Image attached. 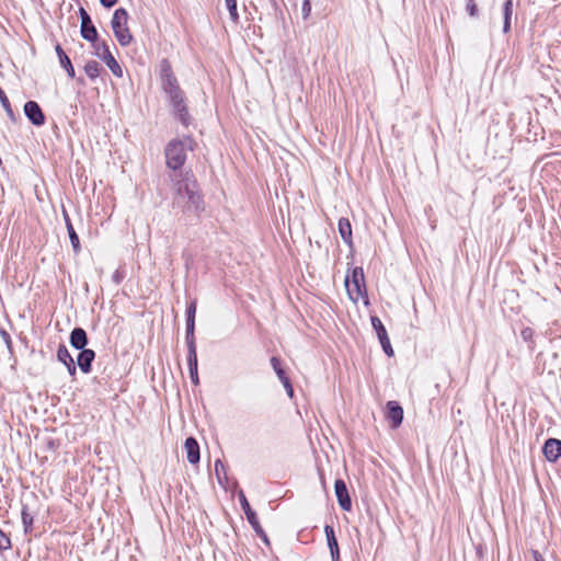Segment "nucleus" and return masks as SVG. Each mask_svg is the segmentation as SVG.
Masks as SVG:
<instances>
[{
    "mask_svg": "<svg viewBox=\"0 0 561 561\" xmlns=\"http://www.w3.org/2000/svg\"><path fill=\"white\" fill-rule=\"evenodd\" d=\"M170 179L175 191V202H185L186 207L197 214L204 211V197L192 172L173 173L170 175Z\"/></svg>",
    "mask_w": 561,
    "mask_h": 561,
    "instance_id": "1",
    "label": "nucleus"
},
{
    "mask_svg": "<svg viewBox=\"0 0 561 561\" xmlns=\"http://www.w3.org/2000/svg\"><path fill=\"white\" fill-rule=\"evenodd\" d=\"M193 146L194 140L191 137L171 140L164 150L167 165L173 171L181 169L186 161V151L193 150Z\"/></svg>",
    "mask_w": 561,
    "mask_h": 561,
    "instance_id": "2",
    "label": "nucleus"
},
{
    "mask_svg": "<svg viewBox=\"0 0 561 561\" xmlns=\"http://www.w3.org/2000/svg\"><path fill=\"white\" fill-rule=\"evenodd\" d=\"M345 287L347 295L353 302L356 304L360 299H364L365 304H368L367 288L362 267H354L351 274L346 275Z\"/></svg>",
    "mask_w": 561,
    "mask_h": 561,
    "instance_id": "3",
    "label": "nucleus"
},
{
    "mask_svg": "<svg viewBox=\"0 0 561 561\" xmlns=\"http://www.w3.org/2000/svg\"><path fill=\"white\" fill-rule=\"evenodd\" d=\"M128 12L124 8H118L114 11L111 27L113 30L114 36L121 46H128L134 37L128 27Z\"/></svg>",
    "mask_w": 561,
    "mask_h": 561,
    "instance_id": "4",
    "label": "nucleus"
},
{
    "mask_svg": "<svg viewBox=\"0 0 561 561\" xmlns=\"http://www.w3.org/2000/svg\"><path fill=\"white\" fill-rule=\"evenodd\" d=\"M95 54L96 56L102 59L105 65L108 67V69L112 71V73L117 77H123V69L115 59V57L110 51V48L106 43H95L94 45Z\"/></svg>",
    "mask_w": 561,
    "mask_h": 561,
    "instance_id": "5",
    "label": "nucleus"
},
{
    "mask_svg": "<svg viewBox=\"0 0 561 561\" xmlns=\"http://www.w3.org/2000/svg\"><path fill=\"white\" fill-rule=\"evenodd\" d=\"M168 96L179 122L184 126H188L191 124V116L187 111L183 91H179L176 98L173 94H169Z\"/></svg>",
    "mask_w": 561,
    "mask_h": 561,
    "instance_id": "6",
    "label": "nucleus"
},
{
    "mask_svg": "<svg viewBox=\"0 0 561 561\" xmlns=\"http://www.w3.org/2000/svg\"><path fill=\"white\" fill-rule=\"evenodd\" d=\"M25 116L35 126H43L45 124V115L35 101H27L24 105Z\"/></svg>",
    "mask_w": 561,
    "mask_h": 561,
    "instance_id": "7",
    "label": "nucleus"
},
{
    "mask_svg": "<svg viewBox=\"0 0 561 561\" xmlns=\"http://www.w3.org/2000/svg\"><path fill=\"white\" fill-rule=\"evenodd\" d=\"M386 417L391 422V427L397 428L403 421V409L397 401H389L386 405Z\"/></svg>",
    "mask_w": 561,
    "mask_h": 561,
    "instance_id": "8",
    "label": "nucleus"
},
{
    "mask_svg": "<svg viewBox=\"0 0 561 561\" xmlns=\"http://www.w3.org/2000/svg\"><path fill=\"white\" fill-rule=\"evenodd\" d=\"M239 500H240L241 507H242L250 525L253 527V529L255 530L256 534H263V529L259 523L256 513L251 508V506L242 491L239 493Z\"/></svg>",
    "mask_w": 561,
    "mask_h": 561,
    "instance_id": "9",
    "label": "nucleus"
},
{
    "mask_svg": "<svg viewBox=\"0 0 561 561\" xmlns=\"http://www.w3.org/2000/svg\"><path fill=\"white\" fill-rule=\"evenodd\" d=\"M335 495L339 502V505L343 511H351L352 502L348 495V491L346 484L343 480L337 479L334 483Z\"/></svg>",
    "mask_w": 561,
    "mask_h": 561,
    "instance_id": "10",
    "label": "nucleus"
},
{
    "mask_svg": "<svg viewBox=\"0 0 561 561\" xmlns=\"http://www.w3.org/2000/svg\"><path fill=\"white\" fill-rule=\"evenodd\" d=\"M542 453L548 461L556 462L561 456V440L557 438L547 439Z\"/></svg>",
    "mask_w": 561,
    "mask_h": 561,
    "instance_id": "11",
    "label": "nucleus"
},
{
    "mask_svg": "<svg viewBox=\"0 0 561 561\" xmlns=\"http://www.w3.org/2000/svg\"><path fill=\"white\" fill-rule=\"evenodd\" d=\"M187 461L195 465L199 461V446L194 437H187L184 443Z\"/></svg>",
    "mask_w": 561,
    "mask_h": 561,
    "instance_id": "12",
    "label": "nucleus"
},
{
    "mask_svg": "<svg viewBox=\"0 0 561 561\" xmlns=\"http://www.w3.org/2000/svg\"><path fill=\"white\" fill-rule=\"evenodd\" d=\"M324 533L328 541V546L331 552L332 561H339L340 560V550L337 540L334 534V529L330 525H325Z\"/></svg>",
    "mask_w": 561,
    "mask_h": 561,
    "instance_id": "13",
    "label": "nucleus"
},
{
    "mask_svg": "<svg viewBox=\"0 0 561 561\" xmlns=\"http://www.w3.org/2000/svg\"><path fill=\"white\" fill-rule=\"evenodd\" d=\"M62 217L65 220V225H66V228L68 231V236H69L70 242H71L73 252L79 253L81 250L80 240H79V237L72 226L70 217H69L68 213L66 211V209L62 210Z\"/></svg>",
    "mask_w": 561,
    "mask_h": 561,
    "instance_id": "14",
    "label": "nucleus"
},
{
    "mask_svg": "<svg viewBox=\"0 0 561 561\" xmlns=\"http://www.w3.org/2000/svg\"><path fill=\"white\" fill-rule=\"evenodd\" d=\"M78 355V366L82 373L88 374L91 371V364L95 357V353L92 350L82 348Z\"/></svg>",
    "mask_w": 561,
    "mask_h": 561,
    "instance_id": "15",
    "label": "nucleus"
},
{
    "mask_svg": "<svg viewBox=\"0 0 561 561\" xmlns=\"http://www.w3.org/2000/svg\"><path fill=\"white\" fill-rule=\"evenodd\" d=\"M57 358L67 367L70 375L76 374L77 368L75 360L65 345H59L57 350Z\"/></svg>",
    "mask_w": 561,
    "mask_h": 561,
    "instance_id": "16",
    "label": "nucleus"
},
{
    "mask_svg": "<svg viewBox=\"0 0 561 561\" xmlns=\"http://www.w3.org/2000/svg\"><path fill=\"white\" fill-rule=\"evenodd\" d=\"M70 344L76 350H82L88 344L87 332L82 328H75L70 333Z\"/></svg>",
    "mask_w": 561,
    "mask_h": 561,
    "instance_id": "17",
    "label": "nucleus"
},
{
    "mask_svg": "<svg viewBox=\"0 0 561 561\" xmlns=\"http://www.w3.org/2000/svg\"><path fill=\"white\" fill-rule=\"evenodd\" d=\"M339 232L343 241L352 247L353 245V238H352V226L347 218H340L337 224Z\"/></svg>",
    "mask_w": 561,
    "mask_h": 561,
    "instance_id": "18",
    "label": "nucleus"
},
{
    "mask_svg": "<svg viewBox=\"0 0 561 561\" xmlns=\"http://www.w3.org/2000/svg\"><path fill=\"white\" fill-rule=\"evenodd\" d=\"M55 50L58 55L60 66L66 70L67 75L70 78H75L76 71L70 58L67 56V54L64 51L60 45H56Z\"/></svg>",
    "mask_w": 561,
    "mask_h": 561,
    "instance_id": "19",
    "label": "nucleus"
},
{
    "mask_svg": "<svg viewBox=\"0 0 561 561\" xmlns=\"http://www.w3.org/2000/svg\"><path fill=\"white\" fill-rule=\"evenodd\" d=\"M161 81H162V90L168 95L173 94L176 98V93L179 91H182L181 88L179 87V83H178V80H176L174 73L162 78Z\"/></svg>",
    "mask_w": 561,
    "mask_h": 561,
    "instance_id": "20",
    "label": "nucleus"
},
{
    "mask_svg": "<svg viewBox=\"0 0 561 561\" xmlns=\"http://www.w3.org/2000/svg\"><path fill=\"white\" fill-rule=\"evenodd\" d=\"M185 341H186L188 353L197 352L196 351V342H195V321H193V320H186Z\"/></svg>",
    "mask_w": 561,
    "mask_h": 561,
    "instance_id": "21",
    "label": "nucleus"
},
{
    "mask_svg": "<svg viewBox=\"0 0 561 561\" xmlns=\"http://www.w3.org/2000/svg\"><path fill=\"white\" fill-rule=\"evenodd\" d=\"M187 364H188L191 381L195 386H197L199 383L198 371H197V367H198L197 352L187 354Z\"/></svg>",
    "mask_w": 561,
    "mask_h": 561,
    "instance_id": "22",
    "label": "nucleus"
},
{
    "mask_svg": "<svg viewBox=\"0 0 561 561\" xmlns=\"http://www.w3.org/2000/svg\"><path fill=\"white\" fill-rule=\"evenodd\" d=\"M81 36L89 42L95 43L98 39V31L90 19L88 22L81 23Z\"/></svg>",
    "mask_w": 561,
    "mask_h": 561,
    "instance_id": "23",
    "label": "nucleus"
},
{
    "mask_svg": "<svg viewBox=\"0 0 561 561\" xmlns=\"http://www.w3.org/2000/svg\"><path fill=\"white\" fill-rule=\"evenodd\" d=\"M513 0H506L503 4V32L508 33L511 31V20L513 15Z\"/></svg>",
    "mask_w": 561,
    "mask_h": 561,
    "instance_id": "24",
    "label": "nucleus"
},
{
    "mask_svg": "<svg viewBox=\"0 0 561 561\" xmlns=\"http://www.w3.org/2000/svg\"><path fill=\"white\" fill-rule=\"evenodd\" d=\"M22 523L24 526V533L30 534L33 530L34 516L28 512L27 506H23L21 512Z\"/></svg>",
    "mask_w": 561,
    "mask_h": 561,
    "instance_id": "25",
    "label": "nucleus"
},
{
    "mask_svg": "<svg viewBox=\"0 0 561 561\" xmlns=\"http://www.w3.org/2000/svg\"><path fill=\"white\" fill-rule=\"evenodd\" d=\"M101 70V66L95 60H90L84 66V72L91 80L96 79L100 76Z\"/></svg>",
    "mask_w": 561,
    "mask_h": 561,
    "instance_id": "26",
    "label": "nucleus"
},
{
    "mask_svg": "<svg viewBox=\"0 0 561 561\" xmlns=\"http://www.w3.org/2000/svg\"><path fill=\"white\" fill-rule=\"evenodd\" d=\"M271 365L282 383L289 380L288 376L286 375L285 370L282 367V363L278 357L273 356L271 358Z\"/></svg>",
    "mask_w": 561,
    "mask_h": 561,
    "instance_id": "27",
    "label": "nucleus"
},
{
    "mask_svg": "<svg viewBox=\"0 0 561 561\" xmlns=\"http://www.w3.org/2000/svg\"><path fill=\"white\" fill-rule=\"evenodd\" d=\"M215 473L217 477V480L220 485L226 486L227 484V474H226V467L221 460H216L215 462Z\"/></svg>",
    "mask_w": 561,
    "mask_h": 561,
    "instance_id": "28",
    "label": "nucleus"
},
{
    "mask_svg": "<svg viewBox=\"0 0 561 561\" xmlns=\"http://www.w3.org/2000/svg\"><path fill=\"white\" fill-rule=\"evenodd\" d=\"M370 320L378 339L388 334L385 325L382 324L381 320L378 317L373 316Z\"/></svg>",
    "mask_w": 561,
    "mask_h": 561,
    "instance_id": "29",
    "label": "nucleus"
},
{
    "mask_svg": "<svg viewBox=\"0 0 561 561\" xmlns=\"http://www.w3.org/2000/svg\"><path fill=\"white\" fill-rule=\"evenodd\" d=\"M226 7L229 11V15L234 23H238L239 15L237 11V0H225Z\"/></svg>",
    "mask_w": 561,
    "mask_h": 561,
    "instance_id": "30",
    "label": "nucleus"
},
{
    "mask_svg": "<svg viewBox=\"0 0 561 561\" xmlns=\"http://www.w3.org/2000/svg\"><path fill=\"white\" fill-rule=\"evenodd\" d=\"M173 73L171 64L168 59H162L160 62V77L161 79Z\"/></svg>",
    "mask_w": 561,
    "mask_h": 561,
    "instance_id": "31",
    "label": "nucleus"
},
{
    "mask_svg": "<svg viewBox=\"0 0 561 561\" xmlns=\"http://www.w3.org/2000/svg\"><path fill=\"white\" fill-rule=\"evenodd\" d=\"M196 308H197L196 299L191 300L186 308V320L195 321Z\"/></svg>",
    "mask_w": 561,
    "mask_h": 561,
    "instance_id": "32",
    "label": "nucleus"
},
{
    "mask_svg": "<svg viewBox=\"0 0 561 561\" xmlns=\"http://www.w3.org/2000/svg\"><path fill=\"white\" fill-rule=\"evenodd\" d=\"M11 539L0 529V552L11 549Z\"/></svg>",
    "mask_w": 561,
    "mask_h": 561,
    "instance_id": "33",
    "label": "nucleus"
},
{
    "mask_svg": "<svg viewBox=\"0 0 561 561\" xmlns=\"http://www.w3.org/2000/svg\"><path fill=\"white\" fill-rule=\"evenodd\" d=\"M466 10L472 18H476L479 14V9L474 0H467Z\"/></svg>",
    "mask_w": 561,
    "mask_h": 561,
    "instance_id": "34",
    "label": "nucleus"
},
{
    "mask_svg": "<svg viewBox=\"0 0 561 561\" xmlns=\"http://www.w3.org/2000/svg\"><path fill=\"white\" fill-rule=\"evenodd\" d=\"M301 12H302V18L305 20L309 18V15L311 13V0H304Z\"/></svg>",
    "mask_w": 561,
    "mask_h": 561,
    "instance_id": "35",
    "label": "nucleus"
},
{
    "mask_svg": "<svg viewBox=\"0 0 561 561\" xmlns=\"http://www.w3.org/2000/svg\"><path fill=\"white\" fill-rule=\"evenodd\" d=\"M0 334L8 347H11L12 340L10 334L5 330H0Z\"/></svg>",
    "mask_w": 561,
    "mask_h": 561,
    "instance_id": "36",
    "label": "nucleus"
},
{
    "mask_svg": "<svg viewBox=\"0 0 561 561\" xmlns=\"http://www.w3.org/2000/svg\"><path fill=\"white\" fill-rule=\"evenodd\" d=\"M283 386H284V388H285V390H286V392H287L288 397H289V398H293V396H294V389H293V386H291L290 380L285 381V382L283 383Z\"/></svg>",
    "mask_w": 561,
    "mask_h": 561,
    "instance_id": "37",
    "label": "nucleus"
},
{
    "mask_svg": "<svg viewBox=\"0 0 561 561\" xmlns=\"http://www.w3.org/2000/svg\"><path fill=\"white\" fill-rule=\"evenodd\" d=\"M112 278L115 284H119L123 280L124 275L119 270H116L115 273L113 274Z\"/></svg>",
    "mask_w": 561,
    "mask_h": 561,
    "instance_id": "38",
    "label": "nucleus"
},
{
    "mask_svg": "<svg viewBox=\"0 0 561 561\" xmlns=\"http://www.w3.org/2000/svg\"><path fill=\"white\" fill-rule=\"evenodd\" d=\"M79 14H80L81 23L88 22L91 19L90 15L88 14V12L83 8L79 9Z\"/></svg>",
    "mask_w": 561,
    "mask_h": 561,
    "instance_id": "39",
    "label": "nucleus"
},
{
    "mask_svg": "<svg viewBox=\"0 0 561 561\" xmlns=\"http://www.w3.org/2000/svg\"><path fill=\"white\" fill-rule=\"evenodd\" d=\"M522 336L524 340H529L533 336V330L529 328H526L522 331Z\"/></svg>",
    "mask_w": 561,
    "mask_h": 561,
    "instance_id": "40",
    "label": "nucleus"
},
{
    "mask_svg": "<svg viewBox=\"0 0 561 561\" xmlns=\"http://www.w3.org/2000/svg\"><path fill=\"white\" fill-rule=\"evenodd\" d=\"M100 2L105 8H112L116 4L117 0H100Z\"/></svg>",
    "mask_w": 561,
    "mask_h": 561,
    "instance_id": "41",
    "label": "nucleus"
},
{
    "mask_svg": "<svg viewBox=\"0 0 561 561\" xmlns=\"http://www.w3.org/2000/svg\"><path fill=\"white\" fill-rule=\"evenodd\" d=\"M378 340H379V342H380V344H381V347H383V346H388V345L390 344V340H389L388 334H386V335H383V336L379 337Z\"/></svg>",
    "mask_w": 561,
    "mask_h": 561,
    "instance_id": "42",
    "label": "nucleus"
},
{
    "mask_svg": "<svg viewBox=\"0 0 561 561\" xmlns=\"http://www.w3.org/2000/svg\"><path fill=\"white\" fill-rule=\"evenodd\" d=\"M378 340H379V342H380V344H381V347H383V346H388V345L390 344V340H389L388 334H386V335H383V336L379 337Z\"/></svg>",
    "mask_w": 561,
    "mask_h": 561,
    "instance_id": "43",
    "label": "nucleus"
},
{
    "mask_svg": "<svg viewBox=\"0 0 561 561\" xmlns=\"http://www.w3.org/2000/svg\"><path fill=\"white\" fill-rule=\"evenodd\" d=\"M531 554H533L534 561H545L542 554L539 551L533 550Z\"/></svg>",
    "mask_w": 561,
    "mask_h": 561,
    "instance_id": "44",
    "label": "nucleus"
},
{
    "mask_svg": "<svg viewBox=\"0 0 561 561\" xmlns=\"http://www.w3.org/2000/svg\"><path fill=\"white\" fill-rule=\"evenodd\" d=\"M383 352L388 355V356H392L393 355V348L391 346V343L388 345V346H383L382 347Z\"/></svg>",
    "mask_w": 561,
    "mask_h": 561,
    "instance_id": "45",
    "label": "nucleus"
},
{
    "mask_svg": "<svg viewBox=\"0 0 561 561\" xmlns=\"http://www.w3.org/2000/svg\"><path fill=\"white\" fill-rule=\"evenodd\" d=\"M257 535L262 538V540H264V542L268 543L267 536L264 531H263V534H257Z\"/></svg>",
    "mask_w": 561,
    "mask_h": 561,
    "instance_id": "46",
    "label": "nucleus"
},
{
    "mask_svg": "<svg viewBox=\"0 0 561 561\" xmlns=\"http://www.w3.org/2000/svg\"><path fill=\"white\" fill-rule=\"evenodd\" d=\"M270 1H271V3H272L274 7H276V0H270Z\"/></svg>",
    "mask_w": 561,
    "mask_h": 561,
    "instance_id": "47",
    "label": "nucleus"
},
{
    "mask_svg": "<svg viewBox=\"0 0 561 561\" xmlns=\"http://www.w3.org/2000/svg\"><path fill=\"white\" fill-rule=\"evenodd\" d=\"M78 81L83 84V79L79 78Z\"/></svg>",
    "mask_w": 561,
    "mask_h": 561,
    "instance_id": "48",
    "label": "nucleus"
}]
</instances>
